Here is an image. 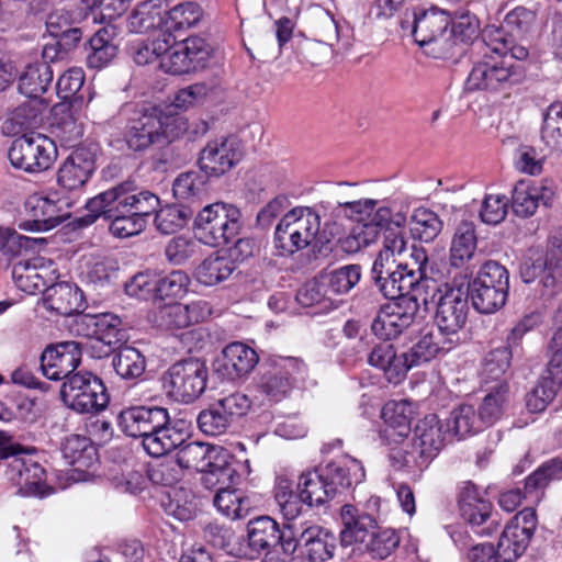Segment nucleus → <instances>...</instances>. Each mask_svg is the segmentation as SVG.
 <instances>
[{
  "mask_svg": "<svg viewBox=\"0 0 562 562\" xmlns=\"http://www.w3.org/2000/svg\"><path fill=\"white\" fill-rule=\"evenodd\" d=\"M448 434L449 424H445L436 414H428L417 420L407 448H393L390 458L400 469L424 471L443 448Z\"/></svg>",
  "mask_w": 562,
  "mask_h": 562,
  "instance_id": "1",
  "label": "nucleus"
},
{
  "mask_svg": "<svg viewBox=\"0 0 562 562\" xmlns=\"http://www.w3.org/2000/svg\"><path fill=\"white\" fill-rule=\"evenodd\" d=\"M241 217V211L234 204L225 202L209 204L194 218V236L200 243L211 247L226 246L240 234Z\"/></svg>",
  "mask_w": 562,
  "mask_h": 562,
  "instance_id": "2",
  "label": "nucleus"
},
{
  "mask_svg": "<svg viewBox=\"0 0 562 562\" xmlns=\"http://www.w3.org/2000/svg\"><path fill=\"white\" fill-rule=\"evenodd\" d=\"M321 228V217L310 206H295L278 222L273 243L281 256H292L312 245Z\"/></svg>",
  "mask_w": 562,
  "mask_h": 562,
  "instance_id": "3",
  "label": "nucleus"
},
{
  "mask_svg": "<svg viewBox=\"0 0 562 562\" xmlns=\"http://www.w3.org/2000/svg\"><path fill=\"white\" fill-rule=\"evenodd\" d=\"M473 307L482 314H492L502 308L508 299L509 272L495 260L485 261L476 276L468 282L465 290Z\"/></svg>",
  "mask_w": 562,
  "mask_h": 562,
  "instance_id": "4",
  "label": "nucleus"
},
{
  "mask_svg": "<svg viewBox=\"0 0 562 562\" xmlns=\"http://www.w3.org/2000/svg\"><path fill=\"white\" fill-rule=\"evenodd\" d=\"M525 69L512 58H494L484 54V59L476 63L467 79L470 91L505 92L524 82Z\"/></svg>",
  "mask_w": 562,
  "mask_h": 562,
  "instance_id": "5",
  "label": "nucleus"
},
{
  "mask_svg": "<svg viewBox=\"0 0 562 562\" xmlns=\"http://www.w3.org/2000/svg\"><path fill=\"white\" fill-rule=\"evenodd\" d=\"M140 191L135 180H126L99 193L86 203L87 214L76 220L81 227L93 224L99 217L140 213Z\"/></svg>",
  "mask_w": 562,
  "mask_h": 562,
  "instance_id": "6",
  "label": "nucleus"
},
{
  "mask_svg": "<svg viewBox=\"0 0 562 562\" xmlns=\"http://www.w3.org/2000/svg\"><path fill=\"white\" fill-rule=\"evenodd\" d=\"M60 397L66 406L80 414L99 413L110 402L102 380L88 371L76 372L64 381Z\"/></svg>",
  "mask_w": 562,
  "mask_h": 562,
  "instance_id": "7",
  "label": "nucleus"
},
{
  "mask_svg": "<svg viewBox=\"0 0 562 562\" xmlns=\"http://www.w3.org/2000/svg\"><path fill=\"white\" fill-rule=\"evenodd\" d=\"M306 372V364L295 357L269 359L258 378L257 390L271 402H281L288 397L297 380Z\"/></svg>",
  "mask_w": 562,
  "mask_h": 562,
  "instance_id": "8",
  "label": "nucleus"
},
{
  "mask_svg": "<svg viewBox=\"0 0 562 562\" xmlns=\"http://www.w3.org/2000/svg\"><path fill=\"white\" fill-rule=\"evenodd\" d=\"M562 276V237H551L548 247L531 248L520 265L525 283L538 282L544 289H554Z\"/></svg>",
  "mask_w": 562,
  "mask_h": 562,
  "instance_id": "9",
  "label": "nucleus"
},
{
  "mask_svg": "<svg viewBox=\"0 0 562 562\" xmlns=\"http://www.w3.org/2000/svg\"><path fill=\"white\" fill-rule=\"evenodd\" d=\"M57 156L55 143L45 135L31 134L15 138L8 157L14 168L37 173L47 170Z\"/></svg>",
  "mask_w": 562,
  "mask_h": 562,
  "instance_id": "10",
  "label": "nucleus"
},
{
  "mask_svg": "<svg viewBox=\"0 0 562 562\" xmlns=\"http://www.w3.org/2000/svg\"><path fill=\"white\" fill-rule=\"evenodd\" d=\"M460 517L479 536H491L499 524L492 519L493 504L484 491L471 481L463 482L457 496Z\"/></svg>",
  "mask_w": 562,
  "mask_h": 562,
  "instance_id": "11",
  "label": "nucleus"
},
{
  "mask_svg": "<svg viewBox=\"0 0 562 562\" xmlns=\"http://www.w3.org/2000/svg\"><path fill=\"white\" fill-rule=\"evenodd\" d=\"M207 378L204 361L196 358L180 360L167 371L168 394L178 402L192 403L205 391Z\"/></svg>",
  "mask_w": 562,
  "mask_h": 562,
  "instance_id": "12",
  "label": "nucleus"
},
{
  "mask_svg": "<svg viewBox=\"0 0 562 562\" xmlns=\"http://www.w3.org/2000/svg\"><path fill=\"white\" fill-rule=\"evenodd\" d=\"M420 303L416 297L402 296L381 305L371 324V330L380 339L397 338L415 322Z\"/></svg>",
  "mask_w": 562,
  "mask_h": 562,
  "instance_id": "13",
  "label": "nucleus"
},
{
  "mask_svg": "<svg viewBox=\"0 0 562 562\" xmlns=\"http://www.w3.org/2000/svg\"><path fill=\"white\" fill-rule=\"evenodd\" d=\"M437 292L439 293V297L437 301L435 322L438 326V330L447 337L451 336L452 339L459 340V331L464 327L468 319L469 295L462 285H452L449 283L437 289Z\"/></svg>",
  "mask_w": 562,
  "mask_h": 562,
  "instance_id": "14",
  "label": "nucleus"
},
{
  "mask_svg": "<svg viewBox=\"0 0 562 562\" xmlns=\"http://www.w3.org/2000/svg\"><path fill=\"white\" fill-rule=\"evenodd\" d=\"M213 48L201 36H189L173 45L169 55L162 58L161 70L181 76L204 69L212 57Z\"/></svg>",
  "mask_w": 562,
  "mask_h": 562,
  "instance_id": "15",
  "label": "nucleus"
},
{
  "mask_svg": "<svg viewBox=\"0 0 562 562\" xmlns=\"http://www.w3.org/2000/svg\"><path fill=\"white\" fill-rule=\"evenodd\" d=\"M71 206V201L58 198L56 193L46 196L33 194L25 201L27 218L19 227L30 232L53 229L70 216L68 210Z\"/></svg>",
  "mask_w": 562,
  "mask_h": 562,
  "instance_id": "16",
  "label": "nucleus"
},
{
  "mask_svg": "<svg viewBox=\"0 0 562 562\" xmlns=\"http://www.w3.org/2000/svg\"><path fill=\"white\" fill-rule=\"evenodd\" d=\"M337 546V538L330 530L312 524L300 533L293 530L292 539L285 541V554H293L297 550L302 559L326 562L334 558Z\"/></svg>",
  "mask_w": 562,
  "mask_h": 562,
  "instance_id": "17",
  "label": "nucleus"
},
{
  "mask_svg": "<svg viewBox=\"0 0 562 562\" xmlns=\"http://www.w3.org/2000/svg\"><path fill=\"white\" fill-rule=\"evenodd\" d=\"M538 526L537 513L533 507H525L505 526L498 548L505 562H514L527 550Z\"/></svg>",
  "mask_w": 562,
  "mask_h": 562,
  "instance_id": "18",
  "label": "nucleus"
},
{
  "mask_svg": "<svg viewBox=\"0 0 562 562\" xmlns=\"http://www.w3.org/2000/svg\"><path fill=\"white\" fill-rule=\"evenodd\" d=\"M26 454L27 450L23 448V452L13 456L7 463L4 476L18 488L19 494L43 497L48 494L46 472L37 461Z\"/></svg>",
  "mask_w": 562,
  "mask_h": 562,
  "instance_id": "19",
  "label": "nucleus"
},
{
  "mask_svg": "<svg viewBox=\"0 0 562 562\" xmlns=\"http://www.w3.org/2000/svg\"><path fill=\"white\" fill-rule=\"evenodd\" d=\"M243 157L241 144L235 136L207 142L199 156L201 171L211 177L228 172Z\"/></svg>",
  "mask_w": 562,
  "mask_h": 562,
  "instance_id": "20",
  "label": "nucleus"
},
{
  "mask_svg": "<svg viewBox=\"0 0 562 562\" xmlns=\"http://www.w3.org/2000/svg\"><path fill=\"white\" fill-rule=\"evenodd\" d=\"M294 525H280L270 516L252 518L247 524V540L251 552L261 554L265 550L280 548L285 554V541L292 539Z\"/></svg>",
  "mask_w": 562,
  "mask_h": 562,
  "instance_id": "21",
  "label": "nucleus"
},
{
  "mask_svg": "<svg viewBox=\"0 0 562 562\" xmlns=\"http://www.w3.org/2000/svg\"><path fill=\"white\" fill-rule=\"evenodd\" d=\"M81 345L78 341H63L48 346L41 356L43 374L54 381H68L81 362Z\"/></svg>",
  "mask_w": 562,
  "mask_h": 562,
  "instance_id": "22",
  "label": "nucleus"
},
{
  "mask_svg": "<svg viewBox=\"0 0 562 562\" xmlns=\"http://www.w3.org/2000/svg\"><path fill=\"white\" fill-rule=\"evenodd\" d=\"M153 13L160 24L177 32L188 30L199 23L203 11L196 2L192 1L170 8L167 0H143V15Z\"/></svg>",
  "mask_w": 562,
  "mask_h": 562,
  "instance_id": "23",
  "label": "nucleus"
},
{
  "mask_svg": "<svg viewBox=\"0 0 562 562\" xmlns=\"http://www.w3.org/2000/svg\"><path fill=\"white\" fill-rule=\"evenodd\" d=\"M11 276L16 288L29 294L42 291L45 293L50 282L58 278L54 262L43 257L14 262Z\"/></svg>",
  "mask_w": 562,
  "mask_h": 562,
  "instance_id": "24",
  "label": "nucleus"
},
{
  "mask_svg": "<svg viewBox=\"0 0 562 562\" xmlns=\"http://www.w3.org/2000/svg\"><path fill=\"white\" fill-rule=\"evenodd\" d=\"M413 413V404L407 400L389 401L383 405V426L379 431L383 445L392 450L405 441L412 430Z\"/></svg>",
  "mask_w": 562,
  "mask_h": 562,
  "instance_id": "25",
  "label": "nucleus"
},
{
  "mask_svg": "<svg viewBox=\"0 0 562 562\" xmlns=\"http://www.w3.org/2000/svg\"><path fill=\"white\" fill-rule=\"evenodd\" d=\"M95 169V150L91 146L76 147L60 165L57 183L68 190L82 188Z\"/></svg>",
  "mask_w": 562,
  "mask_h": 562,
  "instance_id": "26",
  "label": "nucleus"
},
{
  "mask_svg": "<svg viewBox=\"0 0 562 562\" xmlns=\"http://www.w3.org/2000/svg\"><path fill=\"white\" fill-rule=\"evenodd\" d=\"M150 502L153 506L158 505L167 515L180 521L193 519L199 510L194 492L184 486L155 488L150 493Z\"/></svg>",
  "mask_w": 562,
  "mask_h": 562,
  "instance_id": "27",
  "label": "nucleus"
},
{
  "mask_svg": "<svg viewBox=\"0 0 562 562\" xmlns=\"http://www.w3.org/2000/svg\"><path fill=\"white\" fill-rule=\"evenodd\" d=\"M143 200L153 207L151 211L143 210V224L151 221L161 234L169 235L178 232L192 216V211L183 205H166L157 210L160 204L159 198L149 191H143Z\"/></svg>",
  "mask_w": 562,
  "mask_h": 562,
  "instance_id": "28",
  "label": "nucleus"
},
{
  "mask_svg": "<svg viewBox=\"0 0 562 562\" xmlns=\"http://www.w3.org/2000/svg\"><path fill=\"white\" fill-rule=\"evenodd\" d=\"M451 15L448 11L431 5L414 11L412 35L419 46H425L443 36L450 26Z\"/></svg>",
  "mask_w": 562,
  "mask_h": 562,
  "instance_id": "29",
  "label": "nucleus"
},
{
  "mask_svg": "<svg viewBox=\"0 0 562 562\" xmlns=\"http://www.w3.org/2000/svg\"><path fill=\"white\" fill-rule=\"evenodd\" d=\"M147 21L145 38L143 40L144 63L151 64L156 60L158 63L157 67L161 69L162 58L170 54L177 42L172 31L160 24L154 13L143 15V24Z\"/></svg>",
  "mask_w": 562,
  "mask_h": 562,
  "instance_id": "30",
  "label": "nucleus"
},
{
  "mask_svg": "<svg viewBox=\"0 0 562 562\" xmlns=\"http://www.w3.org/2000/svg\"><path fill=\"white\" fill-rule=\"evenodd\" d=\"M259 356L255 349L240 341L228 344L222 351L217 371L229 380L248 375L258 364Z\"/></svg>",
  "mask_w": 562,
  "mask_h": 562,
  "instance_id": "31",
  "label": "nucleus"
},
{
  "mask_svg": "<svg viewBox=\"0 0 562 562\" xmlns=\"http://www.w3.org/2000/svg\"><path fill=\"white\" fill-rule=\"evenodd\" d=\"M340 517L344 526L340 531V541L346 547L355 543L364 544L378 527L373 515L360 510L351 504L341 507Z\"/></svg>",
  "mask_w": 562,
  "mask_h": 562,
  "instance_id": "32",
  "label": "nucleus"
},
{
  "mask_svg": "<svg viewBox=\"0 0 562 562\" xmlns=\"http://www.w3.org/2000/svg\"><path fill=\"white\" fill-rule=\"evenodd\" d=\"M334 497L364 480L366 472L360 461L345 457L319 465Z\"/></svg>",
  "mask_w": 562,
  "mask_h": 562,
  "instance_id": "33",
  "label": "nucleus"
},
{
  "mask_svg": "<svg viewBox=\"0 0 562 562\" xmlns=\"http://www.w3.org/2000/svg\"><path fill=\"white\" fill-rule=\"evenodd\" d=\"M553 193L542 186H536L532 180L521 179L516 182L512 191V209L522 218L532 216L539 204L549 205Z\"/></svg>",
  "mask_w": 562,
  "mask_h": 562,
  "instance_id": "34",
  "label": "nucleus"
},
{
  "mask_svg": "<svg viewBox=\"0 0 562 562\" xmlns=\"http://www.w3.org/2000/svg\"><path fill=\"white\" fill-rule=\"evenodd\" d=\"M47 308L63 316L79 313L85 307L82 291L69 282H50L44 293Z\"/></svg>",
  "mask_w": 562,
  "mask_h": 562,
  "instance_id": "35",
  "label": "nucleus"
},
{
  "mask_svg": "<svg viewBox=\"0 0 562 562\" xmlns=\"http://www.w3.org/2000/svg\"><path fill=\"white\" fill-rule=\"evenodd\" d=\"M477 248L476 226L463 220L454 228L450 247L449 263L453 268H464L473 259Z\"/></svg>",
  "mask_w": 562,
  "mask_h": 562,
  "instance_id": "36",
  "label": "nucleus"
},
{
  "mask_svg": "<svg viewBox=\"0 0 562 562\" xmlns=\"http://www.w3.org/2000/svg\"><path fill=\"white\" fill-rule=\"evenodd\" d=\"M236 269L233 258L222 248L210 254L195 268L194 277L199 283L213 286L227 280Z\"/></svg>",
  "mask_w": 562,
  "mask_h": 562,
  "instance_id": "37",
  "label": "nucleus"
},
{
  "mask_svg": "<svg viewBox=\"0 0 562 562\" xmlns=\"http://www.w3.org/2000/svg\"><path fill=\"white\" fill-rule=\"evenodd\" d=\"M296 490L301 492V497L308 507H319L334 498L321 467L302 472Z\"/></svg>",
  "mask_w": 562,
  "mask_h": 562,
  "instance_id": "38",
  "label": "nucleus"
},
{
  "mask_svg": "<svg viewBox=\"0 0 562 562\" xmlns=\"http://www.w3.org/2000/svg\"><path fill=\"white\" fill-rule=\"evenodd\" d=\"M458 344V339L447 337L438 330L437 334L427 333L407 350L411 363L415 367L428 362L441 353L450 351Z\"/></svg>",
  "mask_w": 562,
  "mask_h": 562,
  "instance_id": "39",
  "label": "nucleus"
},
{
  "mask_svg": "<svg viewBox=\"0 0 562 562\" xmlns=\"http://www.w3.org/2000/svg\"><path fill=\"white\" fill-rule=\"evenodd\" d=\"M189 285V276L181 270H175L157 279L153 285L148 281L143 282V291H146L154 303L157 304L168 299L183 296L188 292Z\"/></svg>",
  "mask_w": 562,
  "mask_h": 562,
  "instance_id": "40",
  "label": "nucleus"
},
{
  "mask_svg": "<svg viewBox=\"0 0 562 562\" xmlns=\"http://www.w3.org/2000/svg\"><path fill=\"white\" fill-rule=\"evenodd\" d=\"M77 325H85L91 328L86 335L94 338L97 342H102L108 348V350L103 351L104 355H108L112 346L119 340L117 334L121 319L115 315H82L77 321Z\"/></svg>",
  "mask_w": 562,
  "mask_h": 562,
  "instance_id": "41",
  "label": "nucleus"
},
{
  "mask_svg": "<svg viewBox=\"0 0 562 562\" xmlns=\"http://www.w3.org/2000/svg\"><path fill=\"white\" fill-rule=\"evenodd\" d=\"M146 477L153 484L147 488L148 496L155 488H170L181 479V470L176 459L170 456L155 458L146 463ZM146 487H143V492Z\"/></svg>",
  "mask_w": 562,
  "mask_h": 562,
  "instance_id": "42",
  "label": "nucleus"
},
{
  "mask_svg": "<svg viewBox=\"0 0 562 562\" xmlns=\"http://www.w3.org/2000/svg\"><path fill=\"white\" fill-rule=\"evenodd\" d=\"M371 279L384 297L390 301L402 297L398 288V265L395 266V260H389L387 256L379 254L372 265Z\"/></svg>",
  "mask_w": 562,
  "mask_h": 562,
  "instance_id": "43",
  "label": "nucleus"
},
{
  "mask_svg": "<svg viewBox=\"0 0 562 562\" xmlns=\"http://www.w3.org/2000/svg\"><path fill=\"white\" fill-rule=\"evenodd\" d=\"M398 288L401 296L416 297L417 303L427 304L429 297L428 289L434 280L424 276V272L419 269H414L409 266V262L398 265Z\"/></svg>",
  "mask_w": 562,
  "mask_h": 562,
  "instance_id": "44",
  "label": "nucleus"
},
{
  "mask_svg": "<svg viewBox=\"0 0 562 562\" xmlns=\"http://www.w3.org/2000/svg\"><path fill=\"white\" fill-rule=\"evenodd\" d=\"M273 497L286 524H291L301 516L305 502L301 497V492L293 490L291 480L278 476L273 487Z\"/></svg>",
  "mask_w": 562,
  "mask_h": 562,
  "instance_id": "45",
  "label": "nucleus"
},
{
  "mask_svg": "<svg viewBox=\"0 0 562 562\" xmlns=\"http://www.w3.org/2000/svg\"><path fill=\"white\" fill-rule=\"evenodd\" d=\"M561 471L562 461L560 459L554 458L542 463L526 477L524 484L525 498L535 504L539 503L544 488L559 476Z\"/></svg>",
  "mask_w": 562,
  "mask_h": 562,
  "instance_id": "46",
  "label": "nucleus"
},
{
  "mask_svg": "<svg viewBox=\"0 0 562 562\" xmlns=\"http://www.w3.org/2000/svg\"><path fill=\"white\" fill-rule=\"evenodd\" d=\"M53 80V70L45 63L29 65L19 78V91L27 98L36 99L46 92Z\"/></svg>",
  "mask_w": 562,
  "mask_h": 562,
  "instance_id": "47",
  "label": "nucleus"
},
{
  "mask_svg": "<svg viewBox=\"0 0 562 562\" xmlns=\"http://www.w3.org/2000/svg\"><path fill=\"white\" fill-rule=\"evenodd\" d=\"M213 504L229 519L246 517L251 508L250 498L240 488L221 487L214 495Z\"/></svg>",
  "mask_w": 562,
  "mask_h": 562,
  "instance_id": "48",
  "label": "nucleus"
},
{
  "mask_svg": "<svg viewBox=\"0 0 562 562\" xmlns=\"http://www.w3.org/2000/svg\"><path fill=\"white\" fill-rule=\"evenodd\" d=\"M146 111L147 109H143V139L147 138V143H143V148L147 145L169 143L175 137L170 127L175 125L177 117L165 115L156 108L155 115H147Z\"/></svg>",
  "mask_w": 562,
  "mask_h": 562,
  "instance_id": "49",
  "label": "nucleus"
},
{
  "mask_svg": "<svg viewBox=\"0 0 562 562\" xmlns=\"http://www.w3.org/2000/svg\"><path fill=\"white\" fill-rule=\"evenodd\" d=\"M486 392L480 407L479 414L485 426H492L503 415L504 406L508 401L509 386L507 382L498 384L482 385Z\"/></svg>",
  "mask_w": 562,
  "mask_h": 562,
  "instance_id": "50",
  "label": "nucleus"
},
{
  "mask_svg": "<svg viewBox=\"0 0 562 562\" xmlns=\"http://www.w3.org/2000/svg\"><path fill=\"white\" fill-rule=\"evenodd\" d=\"M512 358L510 347L501 346L487 352L481 371L482 385L506 382L504 376L510 368Z\"/></svg>",
  "mask_w": 562,
  "mask_h": 562,
  "instance_id": "51",
  "label": "nucleus"
},
{
  "mask_svg": "<svg viewBox=\"0 0 562 562\" xmlns=\"http://www.w3.org/2000/svg\"><path fill=\"white\" fill-rule=\"evenodd\" d=\"M442 226L439 215L427 207L415 209L409 221L413 238L425 243L432 241L440 234Z\"/></svg>",
  "mask_w": 562,
  "mask_h": 562,
  "instance_id": "52",
  "label": "nucleus"
},
{
  "mask_svg": "<svg viewBox=\"0 0 562 562\" xmlns=\"http://www.w3.org/2000/svg\"><path fill=\"white\" fill-rule=\"evenodd\" d=\"M184 305L181 303L161 304L147 313V321L158 329L176 330L188 327Z\"/></svg>",
  "mask_w": 562,
  "mask_h": 562,
  "instance_id": "53",
  "label": "nucleus"
},
{
  "mask_svg": "<svg viewBox=\"0 0 562 562\" xmlns=\"http://www.w3.org/2000/svg\"><path fill=\"white\" fill-rule=\"evenodd\" d=\"M541 139L554 151H562V102H552L546 110Z\"/></svg>",
  "mask_w": 562,
  "mask_h": 562,
  "instance_id": "54",
  "label": "nucleus"
},
{
  "mask_svg": "<svg viewBox=\"0 0 562 562\" xmlns=\"http://www.w3.org/2000/svg\"><path fill=\"white\" fill-rule=\"evenodd\" d=\"M295 299L303 307L319 305L322 310L331 307L334 301L327 289L323 274L303 284L299 289Z\"/></svg>",
  "mask_w": 562,
  "mask_h": 562,
  "instance_id": "55",
  "label": "nucleus"
},
{
  "mask_svg": "<svg viewBox=\"0 0 562 562\" xmlns=\"http://www.w3.org/2000/svg\"><path fill=\"white\" fill-rule=\"evenodd\" d=\"M400 543L401 536L395 529L378 526L363 546L372 558L383 560L390 557Z\"/></svg>",
  "mask_w": 562,
  "mask_h": 562,
  "instance_id": "56",
  "label": "nucleus"
},
{
  "mask_svg": "<svg viewBox=\"0 0 562 562\" xmlns=\"http://www.w3.org/2000/svg\"><path fill=\"white\" fill-rule=\"evenodd\" d=\"M327 289L334 295L348 293L360 281L361 267L359 265H347L323 274Z\"/></svg>",
  "mask_w": 562,
  "mask_h": 562,
  "instance_id": "57",
  "label": "nucleus"
},
{
  "mask_svg": "<svg viewBox=\"0 0 562 562\" xmlns=\"http://www.w3.org/2000/svg\"><path fill=\"white\" fill-rule=\"evenodd\" d=\"M207 176L201 171H187L179 175L173 184V195L180 200L200 198L207 192Z\"/></svg>",
  "mask_w": 562,
  "mask_h": 562,
  "instance_id": "58",
  "label": "nucleus"
},
{
  "mask_svg": "<svg viewBox=\"0 0 562 562\" xmlns=\"http://www.w3.org/2000/svg\"><path fill=\"white\" fill-rule=\"evenodd\" d=\"M89 46L90 53L87 56V64L90 68H102L116 55V46L110 42L109 32L105 29L99 30L90 38Z\"/></svg>",
  "mask_w": 562,
  "mask_h": 562,
  "instance_id": "59",
  "label": "nucleus"
},
{
  "mask_svg": "<svg viewBox=\"0 0 562 562\" xmlns=\"http://www.w3.org/2000/svg\"><path fill=\"white\" fill-rule=\"evenodd\" d=\"M211 446L204 442L192 441L182 445L177 453L176 461L181 469L205 471L210 463H206Z\"/></svg>",
  "mask_w": 562,
  "mask_h": 562,
  "instance_id": "60",
  "label": "nucleus"
},
{
  "mask_svg": "<svg viewBox=\"0 0 562 562\" xmlns=\"http://www.w3.org/2000/svg\"><path fill=\"white\" fill-rule=\"evenodd\" d=\"M376 205V200L368 198L353 201H338L333 207L331 213L336 218H344L360 224L370 218Z\"/></svg>",
  "mask_w": 562,
  "mask_h": 562,
  "instance_id": "61",
  "label": "nucleus"
},
{
  "mask_svg": "<svg viewBox=\"0 0 562 562\" xmlns=\"http://www.w3.org/2000/svg\"><path fill=\"white\" fill-rule=\"evenodd\" d=\"M198 427L206 436L217 437L227 434L233 425L217 404L213 402L198 415Z\"/></svg>",
  "mask_w": 562,
  "mask_h": 562,
  "instance_id": "62",
  "label": "nucleus"
},
{
  "mask_svg": "<svg viewBox=\"0 0 562 562\" xmlns=\"http://www.w3.org/2000/svg\"><path fill=\"white\" fill-rule=\"evenodd\" d=\"M453 434L459 439L469 435L479 432L485 426L481 420L480 414L471 405H461L451 413Z\"/></svg>",
  "mask_w": 562,
  "mask_h": 562,
  "instance_id": "63",
  "label": "nucleus"
},
{
  "mask_svg": "<svg viewBox=\"0 0 562 562\" xmlns=\"http://www.w3.org/2000/svg\"><path fill=\"white\" fill-rule=\"evenodd\" d=\"M200 251V241L196 237L179 235L171 238L166 248L165 255L169 262L182 265L195 257Z\"/></svg>",
  "mask_w": 562,
  "mask_h": 562,
  "instance_id": "64",
  "label": "nucleus"
}]
</instances>
